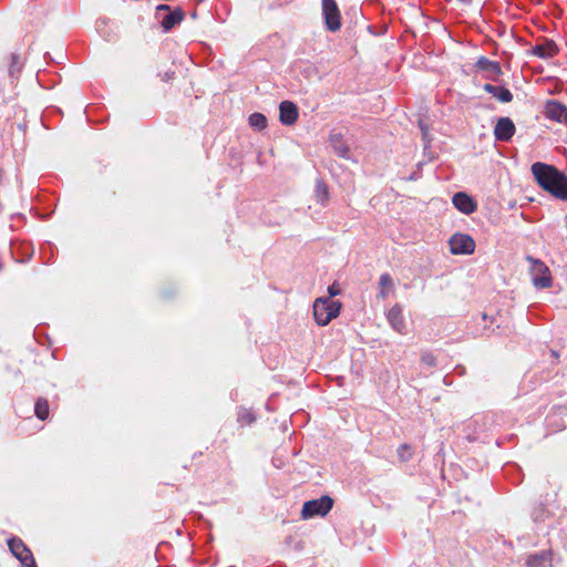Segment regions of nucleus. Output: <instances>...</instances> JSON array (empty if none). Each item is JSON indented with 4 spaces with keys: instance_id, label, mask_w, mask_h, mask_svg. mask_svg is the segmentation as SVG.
Wrapping results in <instances>:
<instances>
[{
    "instance_id": "obj_17",
    "label": "nucleus",
    "mask_w": 567,
    "mask_h": 567,
    "mask_svg": "<svg viewBox=\"0 0 567 567\" xmlns=\"http://www.w3.org/2000/svg\"><path fill=\"white\" fill-rule=\"evenodd\" d=\"M484 90L492 94L494 97L499 100L501 102L508 103L513 100V94L511 91L504 86H497L489 83L484 85Z\"/></svg>"
},
{
    "instance_id": "obj_19",
    "label": "nucleus",
    "mask_w": 567,
    "mask_h": 567,
    "mask_svg": "<svg viewBox=\"0 0 567 567\" xmlns=\"http://www.w3.org/2000/svg\"><path fill=\"white\" fill-rule=\"evenodd\" d=\"M50 412L49 402L44 398H39L35 402L34 413L38 419L44 421L48 419Z\"/></svg>"
},
{
    "instance_id": "obj_21",
    "label": "nucleus",
    "mask_w": 567,
    "mask_h": 567,
    "mask_svg": "<svg viewBox=\"0 0 567 567\" xmlns=\"http://www.w3.org/2000/svg\"><path fill=\"white\" fill-rule=\"evenodd\" d=\"M249 124L256 130H264L267 125V118L261 113H254L249 116Z\"/></svg>"
},
{
    "instance_id": "obj_16",
    "label": "nucleus",
    "mask_w": 567,
    "mask_h": 567,
    "mask_svg": "<svg viewBox=\"0 0 567 567\" xmlns=\"http://www.w3.org/2000/svg\"><path fill=\"white\" fill-rule=\"evenodd\" d=\"M551 566V551L543 550L540 553L530 554L526 558L527 567H546Z\"/></svg>"
},
{
    "instance_id": "obj_15",
    "label": "nucleus",
    "mask_w": 567,
    "mask_h": 567,
    "mask_svg": "<svg viewBox=\"0 0 567 567\" xmlns=\"http://www.w3.org/2000/svg\"><path fill=\"white\" fill-rule=\"evenodd\" d=\"M477 69L484 71L486 73V78L491 80H496L498 75L502 73V69L498 62L491 61L485 56H482L476 62Z\"/></svg>"
},
{
    "instance_id": "obj_14",
    "label": "nucleus",
    "mask_w": 567,
    "mask_h": 567,
    "mask_svg": "<svg viewBox=\"0 0 567 567\" xmlns=\"http://www.w3.org/2000/svg\"><path fill=\"white\" fill-rule=\"evenodd\" d=\"M532 53L543 59L553 58L558 53V47L553 40H543L532 49Z\"/></svg>"
},
{
    "instance_id": "obj_18",
    "label": "nucleus",
    "mask_w": 567,
    "mask_h": 567,
    "mask_svg": "<svg viewBox=\"0 0 567 567\" xmlns=\"http://www.w3.org/2000/svg\"><path fill=\"white\" fill-rule=\"evenodd\" d=\"M394 285L391 276L389 274H382L379 279V296L382 299H386L389 295L393 291Z\"/></svg>"
},
{
    "instance_id": "obj_8",
    "label": "nucleus",
    "mask_w": 567,
    "mask_h": 567,
    "mask_svg": "<svg viewBox=\"0 0 567 567\" xmlns=\"http://www.w3.org/2000/svg\"><path fill=\"white\" fill-rule=\"evenodd\" d=\"M161 11L167 12L161 20V24L165 31L172 30L175 25L181 23L185 17V13L181 8H176L175 10L171 11L169 6L167 4L157 6V14H159Z\"/></svg>"
},
{
    "instance_id": "obj_24",
    "label": "nucleus",
    "mask_w": 567,
    "mask_h": 567,
    "mask_svg": "<svg viewBox=\"0 0 567 567\" xmlns=\"http://www.w3.org/2000/svg\"><path fill=\"white\" fill-rule=\"evenodd\" d=\"M328 292H329L328 297H330V299H332V297H336L341 292V289L337 284H332L331 286H329Z\"/></svg>"
},
{
    "instance_id": "obj_25",
    "label": "nucleus",
    "mask_w": 567,
    "mask_h": 567,
    "mask_svg": "<svg viewBox=\"0 0 567 567\" xmlns=\"http://www.w3.org/2000/svg\"><path fill=\"white\" fill-rule=\"evenodd\" d=\"M334 148L337 153L341 156H347L348 154V147H346L343 144H340L339 146L334 144Z\"/></svg>"
},
{
    "instance_id": "obj_12",
    "label": "nucleus",
    "mask_w": 567,
    "mask_h": 567,
    "mask_svg": "<svg viewBox=\"0 0 567 567\" xmlns=\"http://www.w3.org/2000/svg\"><path fill=\"white\" fill-rule=\"evenodd\" d=\"M453 205L463 214L470 215L477 208L475 200L466 193L458 192L453 196Z\"/></svg>"
},
{
    "instance_id": "obj_5",
    "label": "nucleus",
    "mask_w": 567,
    "mask_h": 567,
    "mask_svg": "<svg viewBox=\"0 0 567 567\" xmlns=\"http://www.w3.org/2000/svg\"><path fill=\"white\" fill-rule=\"evenodd\" d=\"M322 17L326 28L337 32L341 28V12L336 0H322Z\"/></svg>"
},
{
    "instance_id": "obj_1",
    "label": "nucleus",
    "mask_w": 567,
    "mask_h": 567,
    "mask_svg": "<svg viewBox=\"0 0 567 567\" xmlns=\"http://www.w3.org/2000/svg\"><path fill=\"white\" fill-rule=\"evenodd\" d=\"M532 173L542 188L556 198L567 200V176L555 166L540 162L532 165Z\"/></svg>"
},
{
    "instance_id": "obj_2",
    "label": "nucleus",
    "mask_w": 567,
    "mask_h": 567,
    "mask_svg": "<svg viewBox=\"0 0 567 567\" xmlns=\"http://www.w3.org/2000/svg\"><path fill=\"white\" fill-rule=\"evenodd\" d=\"M312 308L316 322L323 327L339 316L341 303L330 297H320L315 300Z\"/></svg>"
},
{
    "instance_id": "obj_10",
    "label": "nucleus",
    "mask_w": 567,
    "mask_h": 567,
    "mask_svg": "<svg viewBox=\"0 0 567 567\" xmlns=\"http://www.w3.org/2000/svg\"><path fill=\"white\" fill-rule=\"evenodd\" d=\"M515 133V125L509 117H502L497 121L494 135L497 141H509Z\"/></svg>"
},
{
    "instance_id": "obj_4",
    "label": "nucleus",
    "mask_w": 567,
    "mask_h": 567,
    "mask_svg": "<svg viewBox=\"0 0 567 567\" xmlns=\"http://www.w3.org/2000/svg\"><path fill=\"white\" fill-rule=\"evenodd\" d=\"M333 499L330 496H321L318 499L308 501L303 504L301 517L309 519L315 516H326L332 508Z\"/></svg>"
},
{
    "instance_id": "obj_23",
    "label": "nucleus",
    "mask_w": 567,
    "mask_h": 567,
    "mask_svg": "<svg viewBox=\"0 0 567 567\" xmlns=\"http://www.w3.org/2000/svg\"><path fill=\"white\" fill-rule=\"evenodd\" d=\"M421 360L426 365H430V367L435 365V357L430 352L423 353L421 357Z\"/></svg>"
},
{
    "instance_id": "obj_3",
    "label": "nucleus",
    "mask_w": 567,
    "mask_h": 567,
    "mask_svg": "<svg viewBox=\"0 0 567 567\" xmlns=\"http://www.w3.org/2000/svg\"><path fill=\"white\" fill-rule=\"evenodd\" d=\"M527 260L530 262V275L534 286L539 289L550 288L553 286V277L547 265L533 257H527Z\"/></svg>"
},
{
    "instance_id": "obj_7",
    "label": "nucleus",
    "mask_w": 567,
    "mask_h": 567,
    "mask_svg": "<svg viewBox=\"0 0 567 567\" xmlns=\"http://www.w3.org/2000/svg\"><path fill=\"white\" fill-rule=\"evenodd\" d=\"M8 546L13 556L20 560L23 567H37L31 550L24 545V543L20 538H10L8 540Z\"/></svg>"
},
{
    "instance_id": "obj_9",
    "label": "nucleus",
    "mask_w": 567,
    "mask_h": 567,
    "mask_svg": "<svg viewBox=\"0 0 567 567\" xmlns=\"http://www.w3.org/2000/svg\"><path fill=\"white\" fill-rule=\"evenodd\" d=\"M545 115L549 120L567 124V106L556 100L545 104Z\"/></svg>"
},
{
    "instance_id": "obj_6",
    "label": "nucleus",
    "mask_w": 567,
    "mask_h": 567,
    "mask_svg": "<svg viewBox=\"0 0 567 567\" xmlns=\"http://www.w3.org/2000/svg\"><path fill=\"white\" fill-rule=\"evenodd\" d=\"M450 250L453 255H472L475 251V240L467 234L456 233L450 240Z\"/></svg>"
},
{
    "instance_id": "obj_22",
    "label": "nucleus",
    "mask_w": 567,
    "mask_h": 567,
    "mask_svg": "<svg viewBox=\"0 0 567 567\" xmlns=\"http://www.w3.org/2000/svg\"><path fill=\"white\" fill-rule=\"evenodd\" d=\"M396 453H398V457H399L400 462H408L412 458L413 449L409 444H401L398 447Z\"/></svg>"
},
{
    "instance_id": "obj_11",
    "label": "nucleus",
    "mask_w": 567,
    "mask_h": 567,
    "mask_svg": "<svg viewBox=\"0 0 567 567\" xmlns=\"http://www.w3.org/2000/svg\"><path fill=\"white\" fill-rule=\"evenodd\" d=\"M279 117L284 125H292L297 122L299 112L295 103L290 101H284L279 106Z\"/></svg>"
},
{
    "instance_id": "obj_13",
    "label": "nucleus",
    "mask_w": 567,
    "mask_h": 567,
    "mask_svg": "<svg viewBox=\"0 0 567 567\" xmlns=\"http://www.w3.org/2000/svg\"><path fill=\"white\" fill-rule=\"evenodd\" d=\"M386 319L391 327L400 334L405 333V322L402 315V308L399 305H394L386 312Z\"/></svg>"
},
{
    "instance_id": "obj_20",
    "label": "nucleus",
    "mask_w": 567,
    "mask_h": 567,
    "mask_svg": "<svg viewBox=\"0 0 567 567\" xmlns=\"http://www.w3.org/2000/svg\"><path fill=\"white\" fill-rule=\"evenodd\" d=\"M316 198L321 205H326L329 200V189L324 182L317 181L316 184Z\"/></svg>"
}]
</instances>
